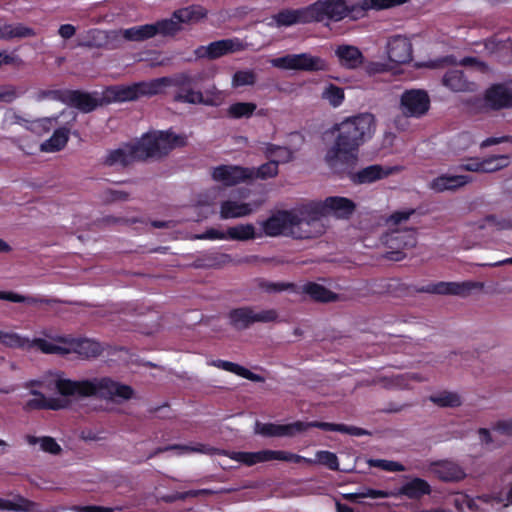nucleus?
<instances>
[{
	"label": "nucleus",
	"instance_id": "nucleus-1",
	"mask_svg": "<svg viewBox=\"0 0 512 512\" xmlns=\"http://www.w3.org/2000/svg\"><path fill=\"white\" fill-rule=\"evenodd\" d=\"M376 126V118L369 112L346 117L333 126L336 138L329 153L336 160L356 158L360 146L374 136Z\"/></svg>",
	"mask_w": 512,
	"mask_h": 512
},
{
	"label": "nucleus",
	"instance_id": "nucleus-2",
	"mask_svg": "<svg viewBox=\"0 0 512 512\" xmlns=\"http://www.w3.org/2000/svg\"><path fill=\"white\" fill-rule=\"evenodd\" d=\"M186 138L171 130L150 131L141 138L123 143L109 152L107 160H144L161 158L171 150L184 146Z\"/></svg>",
	"mask_w": 512,
	"mask_h": 512
},
{
	"label": "nucleus",
	"instance_id": "nucleus-3",
	"mask_svg": "<svg viewBox=\"0 0 512 512\" xmlns=\"http://www.w3.org/2000/svg\"><path fill=\"white\" fill-rule=\"evenodd\" d=\"M55 387L62 396L91 397L98 396L109 400H129L134 395V389L110 377L86 380L57 379Z\"/></svg>",
	"mask_w": 512,
	"mask_h": 512
},
{
	"label": "nucleus",
	"instance_id": "nucleus-4",
	"mask_svg": "<svg viewBox=\"0 0 512 512\" xmlns=\"http://www.w3.org/2000/svg\"><path fill=\"white\" fill-rule=\"evenodd\" d=\"M305 204L289 210H277L260 223L262 233L268 237L289 236L294 239H310L319 231L310 227Z\"/></svg>",
	"mask_w": 512,
	"mask_h": 512
},
{
	"label": "nucleus",
	"instance_id": "nucleus-5",
	"mask_svg": "<svg viewBox=\"0 0 512 512\" xmlns=\"http://www.w3.org/2000/svg\"><path fill=\"white\" fill-rule=\"evenodd\" d=\"M256 432L265 437H293L297 434L305 432L308 428H318L323 431H334L340 432L344 434H349L352 436H364L369 435L370 433L360 427L349 426L345 424H337L323 421H312V422H302L295 421L289 424H274V423H264L261 424L257 422L256 424Z\"/></svg>",
	"mask_w": 512,
	"mask_h": 512
},
{
	"label": "nucleus",
	"instance_id": "nucleus-6",
	"mask_svg": "<svg viewBox=\"0 0 512 512\" xmlns=\"http://www.w3.org/2000/svg\"><path fill=\"white\" fill-rule=\"evenodd\" d=\"M305 204L310 227L322 233L321 218L333 216L338 219H349L356 211V203L343 196H329L321 201H309Z\"/></svg>",
	"mask_w": 512,
	"mask_h": 512
},
{
	"label": "nucleus",
	"instance_id": "nucleus-7",
	"mask_svg": "<svg viewBox=\"0 0 512 512\" xmlns=\"http://www.w3.org/2000/svg\"><path fill=\"white\" fill-rule=\"evenodd\" d=\"M387 60L372 61L367 64L369 73H383L394 70L398 65L409 63L412 60V44L406 37L395 36L386 46Z\"/></svg>",
	"mask_w": 512,
	"mask_h": 512
},
{
	"label": "nucleus",
	"instance_id": "nucleus-8",
	"mask_svg": "<svg viewBox=\"0 0 512 512\" xmlns=\"http://www.w3.org/2000/svg\"><path fill=\"white\" fill-rule=\"evenodd\" d=\"M273 67L285 70H302V71H324L327 64L324 59L313 56L309 53L288 54L282 57L270 60Z\"/></svg>",
	"mask_w": 512,
	"mask_h": 512
},
{
	"label": "nucleus",
	"instance_id": "nucleus-9",
	"mask_svg": "<svg viewBox=\"0 0 512 512\" xmlns=\"http://www.w3.org/2000/svg\"><path fill=\"white\" fill-rule=\"evenodd\" d=\"M153 95H155V89L151 80L131 85L110 86L104 91V100L106 102H126Z\"/></svg>",
	"mask_w": 512,
	"mask_h": 512
},
{
	"label": "nucleus",
	"instance_id": "nucleus-10",
	"mask_svg": "<svg viewBox=\"0 0 512 512\" xmlns=\"http://www.w3.org/2000/svg\"><path fill=\"white\" fill-rule=\"evenodd\" d=\"M228 318L230 320V324L235 329L244 330L256 322H274L277 320L278 314L274 309L255 312L252 307L246 306L230 310Z\"/></svg>",
	"mask_w": 512,
	"mask_h": 512
},
{
	"label": "nucleus",
	"instance_id": "nucleus-11",
	"mask_svg": "<svg viewBox=\"0 0 512 512\" xmlns=\"http://www.w3.org/2000/svg\"><path fill=\"white\" fill-rule=\"evenodd\" d=\"M430 107V97L425 90H406L400 96L399 110L405 117L421 118Z\"/></svg>",
	"mask_w": 512,
	"mask_h": 512
},
{
	"label": "nucleus",
	"instance_id": "nucleus-12",
	"mask_svg": "<svg viewBox=\"0 0 512 512\" xmlns=\"http://www.w3.org/2000/svg\"><path fill=\"white\" fill-rule=\"evenodd\" d=\"M308 7L311 22L340 21L349 13V8L344 0H321Z\"/></svg>",
	"mask_w": 512,
	"mask_h": 512
},
{
	"label": "nucleus",
	"instance_id": "nucleus-13",
	"mask_svg": "<svg viewBox=\"0 0 512 512\" xmlns=\"http://www.w3.org/2000/svg\"><path fill=\"white\" fill-rule=\"evenodd\" d=\"M482 283L474 281L430 283L416 288L417 292L438 295H457L465 297L474 289H481Z\"/></svg>",
	"mask_w": 512,
	"mask_h": 512
},
{
	"label": "nucleus",
	"instance_id": "nucleus-14",
	"mask_svg": "<svg viewBox=\"0 0 512 512\" xmlns=\"http://www.w3.org/2000/svg\"><path fill=\"white\" fill-rule=\"evenodd\" d=\"M226 98L224 91L219 90L215 85L208 86L204 91L187 89L177 96V102L188 104H202L206 106H219Z\"/></svg>",
	"mask_w": 512,
	"mask_h": 512
},
{
	"label": "nucleus",
	"instance_id": "nucleus-15",
	"mask_svg": "<svg viewBox=\"0 0 512 512\" xmlns=\"http://www.w3.org/2000/svg\"><path fill=\"white\" fill-rule=\"evenodd\" d=\"M201 80V75H191L189 73H180L174 75L173 77H162L153 79V87L155 89V95L161 93L166 87H177L178 91L175 94V101H177V96L182 92H186L187 89H193V84L197 83Z\"/></svg>",
	"mask_w": 512,
	"mask_h": 512
},
{
	"label": "nucleus",
	"instance_id": "nucleus-16",
	"mask_svg": "<svg viewBox=\"0 0 512 512\" xmlns=\"http://www.w3.org/2000/svg\"><path fill=\"white\" fill-rule=\"evenodd\" d=\"M442 84L452 92L471 93L478 88L475 81L465 71L459 68H452L445 72L442 77Z\"/></svg>",
	"mask_w": 512,
	"mask_h": 512
},
{
	"label": "nucleus",
	"instance_id": "nucleus-17",
	"mask_svg": "<svg viewBox=\"0 0 512 512\" xmlns=\"http://www.w3.org/2000/svg\"><path fill=\"white\" fill-rule=\"evenodd\" d=\"M123 30L126 41L139 42L150 39L157 34L168 36L169 31H171V23L161 20L154 24L134 26Z\"/></svg>",
	"mask_w": 512,
	"mask_h": 512
},
{
	"label": "nucleus",
	"instance_id": "nucleus-18",
	"mask_svg": "<svg viewBox=\"0 0 512 512\" xmlns=\"http://www.w3.org/2000/svg\"><path fill=\"white\" fill-rule=\"evenodd\" d=\"M207 11L201 6H189L173 13L171 18L162 20L171 23V31L168 35H174L181 30V24H194L205 18Z\"/></svg>",
	"mask_w": 512,
	"mask_h": 512
},
{
	"label": "nucleus",
	"instance_id": "nucleus-19",
	"mask_svg": "<svg viewBox=\"0 0 512 512\" xmlns=\"http://www.w3.org/2000/svg\"><path fill=\"white\" fill-rule=\"evenodd\" d=\"M212 177L225 186H233L252 178V172L240 166L220 165L213 170Z\"/></svg>",
	"mask_w": 512,
	"mask_h": 512
},
{
	"label": "nucleus",
	"instance_id": "nucleus-20",
	"mask_svg": "<svg viewBox=\"0 0 512 512\" xmlns=\"http://www.w3.org/2000/svg\"><path fill=\"white\" fill-rule=\"evenodd\" d=\"M243 45L238 40L224 39L210 43L208 46H201L196 50V54L199 57H205L216 59L224 56L228 53L241 51Z\"/></svg>",
	"mask_w": 512,
	"mask_h": 512
},
{
	"label": "nucleus",
	"instance_id": "nucleus-21",
	"mask_svg": "<svg viewBox=\"0 0 512 512\" xmlns=\"http://www.w3.org/2000/svg\"><path fill=\"white\" fill-rule=\"evenodd\" d=\"M58 342L70 345L73 353L84 358H95L103 351L99 342L88 338L59 337Z\"/></svg>",
	"mask_w": 512,
	"mask_h": 512
},
{
	"label": "nucleus",
	"instance_id": "nucleus-22",
	"mask_svg": "<svg viewBox=\"0 0 512 512\" xmlns=\"http://www.w3.org/2000/svg\"><path fill=\"white\" fill-rule=\"evenodd\" d=\"M472 181L468 175L442 174L429 183V188L436 193L456 191Z\"/></svg>",
	"mask_w": 512,
	"mask_h": 512
},
{
	"label": "nucleus",
	"instance_id": "nucleus-23",
	"mask_svg": "<svg viewBox=\"0 0 512 512\" xmlns=\"http://www.w3.org/2000/svg\"><path fill=\"white\" fill-rule=\"evenodd\" d=\"M431 471L441 481L456 482L464 479L465 472L457 464L452 461L443 460L431 464Z\"/></svg>",
	"mask_w": 512,
	"mask_h": 512
},
{
	"label": "nucleus",
	"instance_id": "nucleus-24",
	"mask_svg": "<svg viewBox=\"0 0 512 512\" xmlns=\"http://www.w3.org/2000/svg\"><path fill=\"white\" fill-rule=\"evenodd\" d=\"M335 55L340 66L345 69H357L364 62L362 52L353 45L342 44L337 46Z\"/></svg>",
	"mask_w": 512,
	"mask_h": 512
},
{
	"label": "nucleus",
	"instance_id": "nucleus-25",
	"mask_svg": "<svg viewBox=\"0 0 512 512\" xmlns=\"http://www.w3.org/2000/svg\"><path fill=\"white\" fill-rule=\"evenodd\" d=\"M432 492L430 484L419 477H415L398 488L394 496H405L411 500H419Z\"/></svg>",
	"mask_w": 512,
	"mask_h": 512
},
{
	"label": "nucleus",
	"instance_id": "nucleus-26",
	"mask_svg": "<svg viewBox=\"0 0 512 512\" xmlns=\"http://www.w3.org/2000/svg\"><path fill=\"white\" fill-rule=\"evenodd\" d=\"M273 20L278 27L310 23L309 7L282 10L273 16Z\"/></svg>",
	"mask_w": 512,
	"mask_h": 512
},
{
	"label": "nucleus",
	"instance_id": "nucleus-27",
	"mask_svg": "<svg viewBox=\"0 0 512 512\" xmlns=\"http://www.w3.org/2000/svg\"><path fill=\"white\" fill-rule=\"evenodd\" d=\"M486 101L494 109L512 108V88L495 85L486 92Z\"/></svg>",
	"mask_w": 512,
	"mask_h": 512
},
{
	"label": "nucleus",
	"instance_id": "nucleus-28",
	"mask_svg": "<svg viewBox=\"0 0 512 512\" xmlns=\"http://www.w3.org/2000/svg\"><path fill=\"white\" fill-rule=\"evenodd\" d=\"M69 103L80 109L81 111L87 113L98 106L102 105L104 102V96L101 98L97 93H83L79 91H74L68 96Z\"/></svg>",
	"mask_w": 512,
	"mask_h": 512
},
{
	"label": "nucleus",
	"instance_id": "nucleus-29",
	"mask_svg": "<svg viewBox=\"0 0 512 512\" xmlns=\"http://www.w3.org/2000/svg\"><path fill=\"white\" fill-rule=\"evenodd\" d=\"M254 211L250 203H240L233 200L223 201L220 205V218L233 219L250 215Z\"/></svg>",
	"mask_w": 512,
	"mask_h": 512
},
{
	"label": "nucleus",
	"instance_id": "nucleus-30",
	"mask_svg": "<svg viewBox=\"0 0 512 512\" xmlns=\"http://www.w3.org/2000/svg\"><path fill=\"white\" fill-rule=\"evenodd\" d=\"M34 36L35 30L22 23H5L0 26V40L11 41Z\"/></svg>",
	"mask_w": 512,
	"mask_h": 512
},
{
	"label": "nucleus",
	"instance_id": "nucleus-31",
	"mask_svg": "<svg viewBox=\"0 0 512 512\" xmlns=\"http://www.w3.org/2000/svg\"><path fill=\"white\" fill-rule=\"evenodd\" d=\"M209 364L253 382H263L265 380L263 376L253 373L249 369L230 361L218 359L211 361Z\"/></svg>",
	"mask_w": 512,
	"mask_h": 512
},
{
	"label": "nucleus",
	"instance_id": "nucleus-32",
	"mask_svg": "<svg viewBox=\"0 0 512 512\" xmlns=\"http://www.w3.org/2000/svg\"><path fill=\"white\" fill-rule=\"evenodd\" d=\"M302 291L316 302L329 303L338 299V295L336 293L315 282H308L304 284Z\"/></svg>",
	"mask_w": 512,
	"mask_h": 512
},
{
	"label": "nucleus",
	"instance_id": "nucleus-33",
	"mask_svg": "<svg viewBox=\"0 0 512 512\" xmlns=\"http://www.w3.org/2000/svg\"><path fill=\"white\" fill-rule=\"evenodd\" d=\"M69 139V130L65 127L54 131L52 136L40 145V150L46 153H54L62 150Z\"/></svg>",
	"mask_w": 512,
	"mask_h": 512
},
{
	"label": "nucleus",
	"instance_id": "nucleus-34",
	"mask_svg": "<svg viewBox=\"0 0 512 512\" xmlns=\"http://www.w3.org/2000/svg\"><path fill=\"white\" fill-rule=\"evenodd\" d=\"M388 171H384L380 165H371L356 173L351 174V180L355 184L372 183L382 179L388 175Z\"/></svg>",
	"mask_w": 512,
	"mask_h": 512
},
{
	"label": "nucleus",
	"instance_id": "nucleus-35",
	"mask_svg": "<svg viewBox=\"0 0 512 512\" xmlns=\"http://www.w3.org/2000/svg\"><path fill=\"white\" fill-rule=\"evenodd\" d=\"M321 99L328 103L332 108L342 106L345 101V91L333 83H326L321 91Z\"/></svg>",
	"mask_w": 512,
	"mask_h": 512
},
{
	"label": "nucleus",
	"instance_id": "nucleus-36",
	"mask_svg": "<svg viewBox=\"0 0 512 512\" xmlns=\"http://www.w3.org/2000/svg\"><path fill=\"white\" fill-rule=\"evenodd\" d=\"M228 240L248 241L257 237L253 224H238L227 229Z\"/></svg>",
	"mask_w": 512,
	"mask_h": 512
},
{
	"label": "nucleus",
	"instance_id": "nucleus-37",
	"mask_svg": "<svg viewBox=\"0 0 512 512\" xmlns=\"http://www.w3.org/2000/svg\"><path fill=\"white\" fill-rule=\"evenodd\" d=\"M104 30L90 29L79 38L78 46L87 48H104Z\"/></svg>",
	"mask_w": 512,
	"mask_h": 512
},
{
	"label": "nucleus",
	"instance_id": "nucleus-38",
	"mask_svg": "<svg viewBox=\"0 0 512 512\" xmlns=\"http://www.w3.org/2000/svg\"><path fill=\"white\" fill-rule=\"evenodd\" d=\"M256 108V104L252 102H237L229 106L227 113L235 119L249 118L253 115Z\"/></svg>",
	"mask_w": 512,
	"mask_h": 512
},
{
	"label": "nucleus",
	"instance_id": "nucleus-39",
	"mask_svg": "<svg viewBox=\"0 0 512 512\" xmlns=\"http://www.w3.org/2000/svg\"><path fill=\"white\" fill-rule=\"evenodd\" d=\"M430 401L440 407H459L462 404L460 396L455 392L443 391L430 396Z\"/></svg>",
	"mask_w": 512,
	"mask_h": 512
},
{
	"label": "nucleus",
	"instance_id": "nucleus-40",
	"mask_svg": "<svg viewBox=\"0 0 512 512\" xmlns=\"http://www.w3.org/2000/svg\"><path fill=\"white\" fill-rule=\"evenodd\" d=\"M27 441L29 444H32V445L40 442L41 449L43 451L48 452L53 455H58L62 451V448L60 447V445L56 442V440L54 438H52L50 436H43L41 438H38L35 436L28 435Z\"/></svg>",
	"mask_w": 512,
	"mask_h": 512
},
{
	"label": "nucleus",
	"instance_id": "nucleus-41",
	"mask_svg": "<svg viewBox=\"0 0 512 512\" xmlns=\"http://www.w3.org/2000/svg\"><path fill=\"white\" fill-rule=\"evenodd\" d=\"M0 300L10 301L14 303H27V304H49L50 301L43 298L24 296L12 291H0Z\"/></svg>",
	"mask_w": 512,
	"mask_h": 512
},
{
	"label": "nucleus",
	"instance_id": "nucleus-42",
	"mask_svg": "<svg viewBox=\"0 0 512 512\" xmlns=\"http://www.w3.org/2000/svg\"><path fill=\"white\" fill-rule=\"evenodd\" d=\"M478 500L488 503L490 501V496L483 495V496L475 499V498L470 497L467 494H460L458 497L455 498V506L461 511H464L465 509H467L469 511H476V510H478V506H477Z\"/></svg>",
	"mask_w": 512,
	"mask_h": 512
},
{
	"label": "nucleus",
	"instance_id": "nucleus-43",
	"mask_svg": "<svg viewBox=\"0 0 512 512\" xmlns=\"http://www.w3.org/2000/svg\"><path fill=\"white\" fill-rule=\"evenodd\" d=\"M29 339L25 337H21L17 333L13 332H4L0 333V344H3L10 348H24L29 346Z\"/></svg>",
	"mask_w": 512,
	"mask_h": 512
},
{
	"label": "nucleus",
	"instance_id": "nucleus-44",
	"mask_svg": "<svg viewBox=\"0 0 512 512\" xmlns=\"http://www.w3.org/2000/svg\"><path fill=\"white\" fill-rule=\"evenodd\" d=\"M507 164H508V162H505L503 164H501L500 162H468L464 166V169L467 171L478 172V173H481V172L489 173V172H494V171L500 170V169L506 167Z\"/></svg>",
	"mask_w": 512,
	"mask_h": 512
},
{
	"label": "nucleus",
	"instance_id": "nucleus-45",
	"mask_svg": "<svg viewBox=\"0 0 512 512\" xmlns=\"http://www.w3.org/2000/svg\"><path fill=\"white\" fill-rule=\"evenodd\" d=\"M257 287L261 289L262 291L272 294V293H279L282 291H286L288 289L293 288L292 283H286V282H271L263 278L256 279Z\"/></svg>",
	"mask_w": 512,
	"mask_h": 512
},
{
	"label": "nucleus",
	"instance_id": "nucleus-46",
	"mask_svg": "<svg viewBox=\"0 0 512 512\" xmlns=\"http://www.w3.org/2000/svg\"><path fill=\"white\" fill-rule=\"evenodd\" d=\"M104 48L105 49H117L122 46L126 39L124 37V30H104Z\"/></svg>",
	"mask_w": 512,
	"mask_h": 512
},
{
	"label": "nucleus",
	"instance_id": "nucleus-47",
	"mask_svg": "<svg viewBox=\"0 0 512 512\" xmlns=\"http://www.w3.org/2000/svg\"><path fill=\"white\" fill-rule=\"evenodd\" d=\"M319 463L325 467H327L330 470L338 471L339 469V462L338 458L335 453L322 450L318 451L316 453V460L313 463Z\"/></svg>",
	"mask_w": 512,
	"mask_h": 512
},
{
	"label": "nucleus",
	"instance_id": "nucleus-48",
	"mask_svg": "<svg viewBox=\"0 0 512 512\" xmlns=\"http://www.w3.org/2000/svg\"><path fill=\"white\" fill-rule=\"evenodd\" d=\"M405 1L406 0H362V2L360 3V8L362 10H380L400 5Z\"/></svg>",
	"mask_w": 512,
	"mask_h": 512
},
{
	"label": "nucleus",
	"instance_id": "nucleus-49",
	"mask_svg": "<svg viewBox=\"0 0 512 512\" xmlns=\"http://www.w3.org/2000/svg\"><path fill=\"white\" fill-rule=\"evenodd\" d=\"M256 82V75L251 70L237 71L232 77V87L253 85Z\"/></svg>",
	"mask_w": 512,
	"mask_h": 512
},
{
	"label": "nucleus",
	"instance_id": "nucleus-50",
	"mask_svg": "<svg viewBox=\"0 0 512 512\" xmlns=\"http://www.w3.org/2000/svg\"><path fill=\"white\" fill-rule=\"evenodd\" d=\"M263 153L267 158H292V152L282 146H277L273 144H264L262 147Z\"/></svg>",
	"mask_w": 512,
	"mask_h": 512
},
{
	"label": "nucleus",
	"instance_id": "nucleus-51",
	"mask_svg": "<svg viewBox=\"0 0 512 512\" xmlns=\"http://www.w3.org/2000/svg\"><path fill=\"white\" fill-rule=\"evenodd\" d=\"M33 505V502L20 498L19 503L13 502L11 500L0 498V510H9V511H29L30 507Z\"/></svg>",
	"mask_w": 512,
	"mask_h": 512
},
{
	"label": "nucleus",
	"instance_id": "nucleus-52",
	"mask_svg": "<svg viewBox=\"0 0 512 512\" xmlns=\"http://www.w3.org/2000/svg\"><path fill=\"white\" fill-rule=\"evenodd\" d=\"M58 117H44L31 122L30 129L35 133H45L57 123Z\"/></svg>",
	"mask_w": 512,
	"mask_h": 512
},
{
	"label": "nucleus",
	"instance_id": "nucleus-53",
	"mask_svg": "<svg viewBox=\"0 0 512 512\" xmlns=\"http://www.w3.org/2000/svg\"><path fill=\"white\" fill-rule=\"evenodd\" d=\"M403 233L401 232H394V233H391L388 238L386 239V243L390 246V247H393V245H396L397 248H400V247H407V246H414L415 244V238L413 236H409L407 240H403Z\"/></svg>",
	"mask_w": 512,
	"mask_h": 512
},
{
	"label": "nucleus",
	"instance_id": "nucleus-54",
	"mask_svg": "<svg viewBox=\"0 0 512 512\" xmlns=\"http://www.w3.org/2000/svg\"><path fill=\"white\" fill-rule=\"evenodd\" d=\"M24 94V90L15 86L0 87V102L11 103L16 98Z\"/></svg>",
	"mask_w": 512,
	"mask_h": 512
},
{
	"label": "nucleus",
	"instance_id": "nucleus-55",
	"mask_svg": "<svg viewBox=\"0 0 512 512\" xmlns=\"http://www.w3.org/2000/svg\"><path fill=\"white\" fill-rule=\"evenodd\" d=\"M32 394L35 395L36 397L29 399L25 403L24 410L31 411L46 409V397L44 396V394L39 391H32Z\"/></svg>",
	"mask_w": 512,
	"mask_h": 512
},
{
	"label": "nucleus",
	"instance_id": "nucleus-56",
	"mask_svg": "<svg viewBox=\"0 0 512 512\" xmlns=\"http://www.w3.org/2000/svg\"><path fill=\"white\" fill-rule=\"evenodd\" d=\"M369 463L373 467L381 468V469H383L385 471H389V472H401L404 470V466L395 461L376 459V460H370Z\"/></svg>",
	"mask_w": 512,
	"mask_h": 512
},
{
	"label": "nucleus",
	"instance_id": "nucleus-57",
	"mask_svg": "<svg viewBox=\"0 0 512 512\" xmlns=\"http://www.w3.org/2000/svg\"><path fill=\"white\" fill-rule=\"evenodd\" d=\"M279 162H263L257 170V177L267 179L274 177L278 173Z\"/></svg>",
	"mask_w": 512,
	"mask_h": 512
},
{
	"label": "nucleus",
	"instance_id": "nucleus-58",
	"mask_svg": "<svg viewBox=\"0 0 512 512\" xmlns=\"http://www.w3.org/2000/svg\"><path fill=\"white\" fill-rule=\"evenodd\" d=\"M484 51L487 55H492L501 50H508L507 41H498L494 38L488 39L483 43Z\"/></svg>",
	"mask_w": 512,
	"mask_h": 512
},
{
	"label": "nucleus",
	"instance_id": "nucleus-59",
	"mask_svg": "<svg viewBox=\"0 0 512 512\" xmlns=\"http://www.w3.org/2000/svg\"><path fill=\"white\" fill-rule=\"evenodd\" d=\"M485 221L499 230L512 229V220L509 218H498L496 215H487Z\"/></svg>",
	"mask_w": 512,
	"mask_h": 512
},
{
	"label": "nucleus",
	"instance_id": "nucleus-60",
	"mask_svg": "<svg viewBox=\"0 0 512 512\" xmlns=\"http://www.w3.org/2000/svg\"><path fill=\"white\" fill-rule=\"evenodd\" d=\"M232 458L247 466H253L258 463L256 452H235Z\"/></svg>",
	"mask_w": 512,
	"mask_h": 512
},
{
	"label": "nucleus",
	"instance_id": "nucleus-61",
	"mask_svg": "<svg viewBox=\"0 0 512 512\" xmlns=\"http://www.w3.org/2000/svg\"><path fill=\"white\" fill-rule=\"evenodd\" d=\"M200 238L208 240H228V234L227 230L221 231L216 228H210L207 229Z\"/></svg>",
	"mask_w": 512,
	"mask_h": 512
},
{
	"label": "nucleus",
	"instance_id": "nucleus-62",
	"mask_svg": "<svg viewBox=\"0 0 512 512\" xmlns=\"http://www.w3.org/2000/svg\"><path fill=\"white\" fill-rule=\"evenodd\" d=\"M414 209L404 210V211H396L389 217V222L393 225H398L403 221H406L410 218L412 214H414Z\"/></svg>",
	"mask_w": 512,
	"mask_h": 512
},
{
	"label": "nucleus",
	"instance_id": "nucleus-63",
	"mask_svg": "<svg viewBox=\"0 0 512 512\" xmlns=\"http://www.w3.org/2000/svg\"><path fill=\"white\" fill-rule=\"evenodd\" d=\"M71 509L77 512H114V508L98 505L73 506Z\"/></svg>",
	"mask_w": 512,
	"mask_h": 512
},
{
	"label": "nucleus",
	"instance_id": "nucleus-64",
	"mask_svg": "<svg viewBox=\"0 0 512 512\" xmlns=\"http://www.w3.org/2000/svg\"><path fill=\"white\" fill-rule=\"evenodd\" d=\"M494 429L502 434L512 435V418L498 421L495 424Z\"/></svg>",
	"mask_w": 512,
	"mask_h": 512
}]
</instances>
